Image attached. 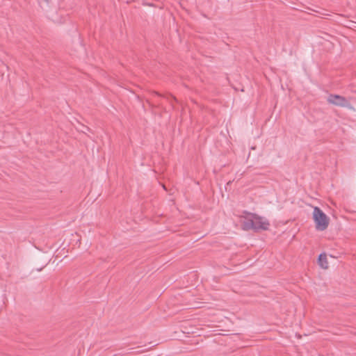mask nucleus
I'll use <instances>...</instances> for the list:
<instances>
[{"instance_id": "nucleus-1", "label": "nucleus", "mask_w": 356, "mask_h": 356, "mask_svg": "<svg viewBox=\"0 0 356 356\" xmlns=\"http://www.w3.org/2000/svg\"><path fill=\"white\" fill-rule=\"evenodd\" d=\"M270 226L269 222L264 218L254 213L246 212V229L254 231L267 230Z\"/></svg>"}, {"instance_id": "nucleus-2", "label": "nucleus", "mask_w": 356, "mask_h": 356, "mask_svg": "<svg viewBox=\"0 0 356 356\" xmlns=\"http://www.w3.org/2000/svg\"><path fill=\"white\" fill-rule=\"evenodd\" d=\"M312 216L317 230L324 231L327 228L329 225V218L319 207H314Z\"/></svg>"}, {"instance_id": "nucleus-3", "label": "nucleus", "mask_w": 356, "mask_h": 356, "mask_svg": "<svg viewBox=\"0 0 356 356\" xmlns=\"http://www.w3.org/2000/svg\"><path fill=\"white\" fill-rule=\"evenodd\" d=\"M327 102L330 104H334L335 106L350 108V104L348 99H346L344 97L339 95H330L327 97Z\"/></svg>"}, {"instance_id": "nucleus-4", "label": "nucleus", "mask_w": 356, "mask_h": 356, "mask_svg": "<svg viewBox=\"0 0 356 356\" xmlns=\"http://www.w3.org/2000/svg\"><path fill=\"white\" fill-rule=\"evenodd\" d=\"M318 264L319 266L323 268L327 269L328 268V262L327 260V256L325 253H322L318 257Z\"/></svg>"}, {"instance_id": "nucleus-5", "label": "nucleus", "mask_w": 356, "mask_h": 356, "mask_svg": "<svg viewBox=\"0 0 356 356\" xmlns=\"http://www.w3.org/2000/svg\"><path fill=\"white\" fill-rule=\"evenodd\" d=\"M241 228L245 230V221L241 223Z\"/></svg>"}]
</instances>
